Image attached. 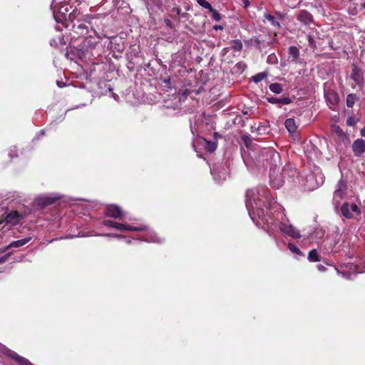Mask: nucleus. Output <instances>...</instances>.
<instances>
[{"mask_svg":"<svg viewBox=\"0 0 365 365\" xmlns=\"http://www.w3.org/2000/svg\"><path fill=\"white\" fill-rule=\"evenodd\" d=\"M276 207L277 202L267 187L261 186L247 191L246 207L257 227H263L269 223L268 217Z\"/></svg>","mask_w":365,"mask_h":365,"instance_id":"obj_1","label":"nucleus"},{"mask_svg":"<svg viewBox=\"0 0 365 365\" xmlns=\"http://www.w3.org/2000/svg\"><path fill=\"white\" fill-rule=\"evenodd\" d=\"M71 232L69 234H66L63 237H61L58 239H73L75 237H84L89 236H106L112 238H125V235L123 234H113V233H99L96 232V230H87V232L81 231L80 230H70Z\"/></svg>","mask_w":365,"mask_h":365,"instance_id":"obj_2","label":"nucleus"},{"mask_svg":"<svg viewBox=\"0 0 365 365\" xmlns=\"http://www.w3.org/2000/svg\"><path fill=\"white\" fill-rule=\"evenodd\" d=\"M304 181V189L312 191L323 184L324 176L321 173L314 174L310 173L306 175Z\"/></svg>","mask_w":365,"mask_h":365,"instance_id":"obj_3","label":"nucleus"},{"mask_svg":"<svg viewBox=\"0 0 365 365\" xmlns=\"http://www.w3.org/2000/svg\"><path fill=\"white\" fill-rule=\"evenodd\" d=\"M59 200V196L53 195H41L35 198L33 206L36 209H43L46 206L56 203Z\"/></svg>","mask_w":365,"mask_h":365,"instance_id":"obj_4","label":"nucleus"},{"mask_svg":"<svg viewBox=\"0 0 365 365\" xmlns=\"http://www.w3.org/2000/svg\"><path fill=\"white\" fill-rule=\"evenodd\" d=\"M259 159L263 161H266L273 165H277L278 161H279V154L272 148H264L259 155Z\"/></svg>","mask_w":365,"mask_h":365,"instance_id":"obj_5","label":"nucleus"},{"mask_svg":"<svg viewBox=\"0 0 365 365\" xmlns=\"http://www.w3.org/2000/svg\"><path fill=\"white\" fill-rule=\"evenodd\" d=\"M104 214L109 217L121 220L124 212L120 207L115 204H109L105 207Z\"/></svg>","mask_w":365,"mask_h":365,"instance_id":"obj_6","label":"nucleus"},{"mask_svg":"<svg viewBox=\"0 0 365 365\" xmlns=\"http://www.w3.org/2000/svg\"><path fill=\"white\" fill-rule=\"evenodd\" d=\"M338 274H341V276L346 279H353L357 273H363L365 272V267H359L357 265H350L349 270H341L336 269Z\"/></svg>","mask_w":365,"mask_h":365,"instance_id":"obj_7","label":"nucleus"},{"mask_svg":"<svg viewBox=\"0 0 365 365\" xmlns=\"http://www.w3.org/2000/svg\"><path fill=\"white\" fill-rule=\"evenodd\" d=\"M324 98L327 105L331 109H334V107L338 104L339 101L338 93L331 89L324 90Z\"/></svg>","mask_w":365,"mask_h":365,"instance_id":"obj_8","label":"nucleus"},{"mask_svg":"<svg viewBox=\"0 0 365 365\" xmlns=\"http://www.w3.org/2000/svg\"><path fill=\"white\" fill-rule=\"evenodd\" d=\"M25 213L22 214L19 211L13 210L6 215L4 221H6V224L16 225L25 217Z\"/></svg>","mask_w":365,"mask_h":365,"instance_id":"obj_9","label":"nucleus"},{"mask_svg":"<svg viewBox=\"0 0 365 365\" xmlns=\"http://www.w3.org/2000/svg\"><path fill=\"white\" fill-rule=\"evenodd\" d=\"M99 43V37H93L89 36L84 38L82 42V48L85 51H91L96 48V45Z\"/></svg>","mask_w":365,"mask_h":365,"instance_id":"obj_10","label":"nucleus"},{"mask_svg":"<svg viewBox=\"0 0 365 365\" xmlns=\"http://www.w3.org/2000/svg\"><path fill=\"white\" fill-rule=\"evenodd\" d=\"M351 78L359 86H361L364 83V73L356 65L352 66Z\"/></svg>","mask_w":365,"mask_h":365,"instance_id":"obj_11","label":"nucleus"},{"mask_svg":"<svg viewBox=\"0 0 365 365\" xmlns=\"http://www.w3.org/2000/svg\"><path fill=\"white\" fill-rule=\"evenodd\" d=\"M352 150L355 156L362 155L365 152V141L361 138L354 140L352 144Z\"/></svg>","mask_w":365,"mask_h":365,"instance_id":"obj_12","label":"nucleus"},{"mask_svg":"<svg viewBox=\"0 0 365 365\" xmlns=\"http://www.w3.org/2000/svg\"><path fill=\"white\" fill-rule=\"evenodd\" d=\"M345 190V184L342 181L339 182L337 184V188L334 192L333 197V200L335 204H339L340 202V200L343 198Z\"/></svg>","mask_w":365,"mask_h":365,"instance_id":"obj_13","label":"nucleus"},{"mask_svg":"<svg viewBox=\"0 0 365 365\" xmlns=\"http://www.w3.org/2000/svg\"><path fill=\"white\" fill-rule=\"evenodd\" d=\"M275 169L271 168L269 173L270 184L272 187L278 189L282 186L284 180L281 176L275 177Z\"/></svg>","mask_w":365,"mask_h":365,"instance_id":"obj_14","label":"nucleus"},{"mask_svg":"<svg viewBox=\"0 0 365 365\" xmlns=\"http://www.w3.org/2000/svg\"><path fill=\"white\" fill-rule=\"evenodd\" d=\"M267 101L272 104H278V105H288L292 103V99L288 96H284L282 98H276V97H267Z\"/></svg>","mask_w":365,"mask_h":365,"instance_id":"obj_15","label":"nucleus"},{"mask_svg":"<svg viewBox=\"0 0 365 365\" xmlns=\"http://www.w3.org/2000/svg\"><path fill=\"white\" fill-rule=\"evenodd\" d=\"M8 355L15 360L19 365H34L28 359L19 356L17 353L14 351L9 350Z\"/></svg>","mask_w":365,"mask_h":365,"instance_id":"obj_16","label":"nucleus"},{"mask_svg":"<svg viewBox=\"0 0 365 365\" xmlns=\"http://www.w3.org/2000/svg\"><path fill=\"white\" fill-rule=\"evenodd\" d=\"M212 173L215 181L217 182L221 180L223 181L226 180L227 172L224 168H219L218 167H216L213 169Z\"/></svg>","mask_w":365,"mask_h":365,"instance_id":"obj_17","label":"nucleus"},{"mask_svg":"<svg viewBox=\"0 0 365 365\" xmlns=\"http://www.w3.org/2000/svg\"><path fill=\"white\" fill-rule=\"evenodd\" d=\"M284 125L288 130V132L294 135L297 130V125L296 124V121L294 118H288L285 120Z\"/></svg>","mask_w":365,"mask_h":365,"instance_id":"obj_18","label":"nucleus"},{"mask_svg":"<svg viewBox=\"0 0 365 365\" xmlns=\"http://www.w3.org/2000/svg\"><path fill=\"white\" fill-rule=\"evenodd\" d=\"M102 224L103 225L110 227V228H138L137 227L125 225L122 223L115 222L108 220H103Z\"/></svg>","mask_w":365,"mask_h":365,"instance_id":"obj_19","label":"nucleus"},{"mask_svg":"<svg viewBox=\"0 0 365 365\" xmlns=\"http://www.w3.org/2000/svg\"><path fill=\"white\" fill-rule=\"evenodd\" d=\"M289 59L294 63H297L299 57V50L297 46H292L288 50Z\"/></svg>","mask_w":365,"mask_h":365,"instance_id":"obj_20","label":"nucleus"},{"mask_svg":"<svg viewBox=\"0 0 365 365\" xmlns=\"http://www.w3.org/2000/svg\"><path fill=\"white\" fill-rule=\"evenodd\" d=\"M31 240V237H25L24 239H21V240L14 241V242H11L7 247H6L3 250V252H5L8 248H11V247L16 248V247H20L21 246H24V245L28 243Z\"/></svg>","mask_w":365,"mask_h":365,"instance_id":"obj_21","label":"nucleus"},{"mask_svg":"<svg viewBox=\"0 0 365 365\" xmlns=\"http://www.w3.org/2000/svg\"><path fill=\"white\" fill-rule=\"evenodd\" d=\"M242 43L240 40H234L230 41V51L232 50L235 54L239 55L241 53L242 48Z\"/></svg>","mask_w":365,"mask_h":365,"instance_id":"obj_22","label":"nucleus"},{"mask_svg":"<svg viewBox=\"0 0 365 365\" xmlns=\"http://www.w3.org/2000/svg\"><path fill=\"white\" fill-rule=\"evenodd\" d=\"M247 66L243 62H239L235 64V66L232 68L231 73L232 75H240L242 74L245 70L246 69Z\"/></svg>","mask_w":365,"mask_h":365,"instance_id":"obj_23","label":"nucleus"},{"mask_svg":"<svg viewBox=\"0 0 365 365\" xmlns=\"http://www.w3.org/2000/svg\"><path fill=\"white\" fill-rule=\"evenodd\" d=\"M284 236H289L294 239H299L302 235L299 232L298 230H281Z\"/></svg>","mask_w":365,"mask_h":365,"instance_id":"obj_24","label":"nucleus"},{"mask_svg":"<svg viewBox=\"0 0 365 365\" xmlns=\"http://www.w3.org/2000/svg\"><path fill=\"white\" fill-rule=\"evenodd\" d=\"M264 19L269 22L270 25L273 27L279 29L280 27V24L279 21L275 19L274 16L270 15L269 14L265 13L264 14Z\"/></svg>","mask_w":365,"mask_h":365,"instance_id":"obj_25","label":"nucleus"},{"mask_svg":"<svg viewBox=\"0 0 365 365\" xmlns=\"http://www.w3.org/2000/svg\"><path fill=\"white\" fill-rule=\"evenodd\" d=\"M358 101H359V98L357 97V96L356 94H354V93L349 94L346 97V101L347 107L352 108L354 106V105L355 104V103Z\"/></svg>","mask_w":365,"mask_h":365,"instance_id":"obj_26","label":"nucleus"},{"mask_svg":"<svg viewBox=\"0 0 365 365\" xmlns=\"http://www.w3.org/2000/svg\"><path fill=\"white\" fill-rule=\"evenodd\" d=\"M203 140L205 142L204 148L207 151L212 153L216 150L217 144L215 142L207 140L205 139H203Z\"/></svg>","mask_w":365,"mask_h":365,"instance_id":"obj_27","label":"nucleus"},{"mask_svg":"<svg viewBox=\"0 0 365 365\" xmlns=\"http://www.w3.org/2000/svg\"><path fill=\"white\" fill-rule=\"evenodd\" d=\"M341 212L346 218H350L353 217V215L351 212L350 207L348 203H344L342 205L341 207Z\"/></svg>","mask_w":365,"mask_h":365,"instance_id":"obj_28","label":"nucleus"},{"mask_svg":"<svg viewBox=\"0 0 365 365\" xmlns=\"http://www.w3.org/2000/svg\"><path fill=\"white\" fill-rule=\"evenodd\" d=\"M267 76H268L267 72H265V71L260 72V73H258L256 75L253 76L252 77V80L255 83H257L263 81L264 79H265Z\"/></svg>","mask_w":365,"mask_h":365,"instance_id":"obj_29","label":"nucleus"},{"mask_svg":"<svg viewBox=\"0 0 365 365\" xmlns=\"http://www.w3.org/2000/svg\"><path fill=\"white\" fill-rule=\"evenodd\" d=\"M269 90L276 94H279L282 92V85L278 83H273L269 86Z\"/></svg>","mask_w":365,"mask_h":365,"instance_id":"obj_30","label":"nucleus"},{"mask_svg":"<svg viewBox=\"0 0 365 365\" xmlns=\"http://www.w3.org/2000/svg\"><path fill=\"white\" fill-rule=\"evenodd\" d=\"M308 259L309 262H316L320 260L319 255L316 249L312 250L308 255Z\"/></svg>","mask_w":365,"mask_h":365,"instance_id":"obj_31","label":"nucleus"},{"mask_svg":"<svg viewBox=\"0 0 365 365\" xmlns=\"http://www.w3.org/2000/svg\"><path fill=\"white\" fill-rule=\"evenodd\" d=\"M288 249L290 250L291 252H292L297 257L304 256L302 252L297 246H295L294 244L291 242L288 243Z\"/></svg>","mask_w":365,"mask_h":365,"instance_id":"obj_32","label":"nucleus"},{"mask_svg":"<svg viewBox=\"0 0 365 365\" xmlns=\"http://www.w3.org/2000/svg\"><path fill=\"white\" fill-rule=\"evenodd\" d=\"M299 19L302 21H304L305 24H309L312 20V15L307 11H302L299 16Z\"/></svg>","mask_w":365,"mask_h":365,"instance_id":"obj_33","label":"nucleus"},{"mask_svg":"<svg viewBox=\"0 0 365 365\" xmlns=\"http://www.w3.org/2000/svg\"><path fill=\"white\" fill-rule=\"evenodd\" d=\"M73 27L78 30H81V31H80L79 34L82 36H83L84 34H86L88 33V27L85 24L81 23L78 24L77 26H76V24H74ZM76 32L78 33V31H76Z\"/></svg>","mask_w":365,"mask_h":365,"instance_id":"obj_34","label":"nucleus"},{"mask_svg":"<svg viewBox=\"0 0 365 365\" xmlns=\"http://www.w3.org/2000/svg\"><path fill=\"white\" fill-rule=\"evenodd\" d=\"M197 2L202 7L208 9L209 11L213 9L211 4L206 0H197Z\"/></svg>","mask_w":365,"mask_h":365,"instance_id":"obj_35","label":"nucleus"},{"mask_svg":"<svg viewBox=\"0 0 365 365\" xmlns=\"http://www.w3.org/2000/svg\"><path fill=\"white\" fill-rule=\"evenodd\" d=\"M210 12L212 14V18L215 21H220L221 15H220V14L217 11H216L215 9H212L211 11H210Z\"/></svg>","mask_w":365,"mask_h":365,"instance_id":"obj_36","label":"nucleus"},{"mask_svg":"<svg viewBox=\"0 0 365 365\" xmlns=\"http://www.w3.org/2000/svg\"><path fill=\"white\" fill-rule=\"evenodd\" d=\"M350 210H351V214L353 215L354 213L356 214V215H359V207L358 206L356 205V204H351V206H350Z\"/></svg>","mask_w":365,"mask_h":365,"instance_id":"obj_37","label":"nucleus"},{"mask_svg":"<svg viewBox=\"0 0 365 365\" xmlns=\"http://www.w3.org/2000/svg\"><path fill=\"white\" fill-rule=\"evenodd\" d=\"M164 22H165L166 26L169 27L170 29L175 28L174 24L169 19H165Z\"/></svg>","mask_w":365,"mask_h":365,"instance_id":"obj_38","label":"nucleus"},{"mask_svg":"<svg viewBox=\"0 0 365 365\" xmlns=\"http://www.w3.org/2000/svg\"><path fill=\"white\" fill-rule=\"evenodd\" d=\"M267 62L270 63H275L277 62L276 56L274 54L269 55L267 58Z\"/></svg>","mask_w":365,"mask_h":365,"instance_id":"obj_39","label":"nucleus"},{"mask_svg":"<svg viewBox=\"0 0 365 365\" xmlns=\"http://www.w3.org/2000/svg\"><path fill=\"white\" fill-rule=\"evenodd\" d=\"M279 228L286 229V228H293V227L290 224H288V222H282L281 225L279 226Z\"/></svg>","mask_w":365,"mask_h":365,"instance_id":"obj_40","label":"nucleus"},{"mask_svg":"<svg viewBox=\"0 0 365 365\" xmlns=\"http://www.w3.org/2000/svg\"><path fill=\"white\" fill-rule=\"evenodd\" d=\"M148 241L149 242H153L160 243V242H162L163 241V240L155 236V237H152V238L150 239Z\"/></svg>","mask_w":365,"mask_h":365,"instance_id":"obj_41","label":"nucleus"},{"mask_svg":"<svg viewBox=\"0 0 365 365\" xmlns=\"http://www.w3.org/2000/svg\"><path fill=\"white\" fill-rule=\"evenodd\" d=\"M9 255H10V253H8V254L4 255L3 257H0V264L4 263V262H6Z\"/></svg>","mask_w":365,"mask_h":365,"instance_id":"obj_42","label":"nucleus"},{"mask_svg":"<svg viewBox=\"0 0 365 365\" xmlns=\"http://www.w3.org/2000/svg\"><path fill=\"white\" fill-rule=\"evenodd\" d=\"M317 268L319 272H324L326 270V267L322 264H318Z\"/></svg>","mask_w":365,"mask_h":365,"instance_id":"obj_43","label":"nucleus"},{"mask_svg":"<svg viewBox=\"0 0 365 365\" xmlns=\"http://www.w3.org/2000/svg\"><path fill=\"white\" fill-rule=\"evenodd\" d=\"M173 11L176 12L177 16H179L181 13V9L180 7H174Z\"/></svg>","mask_w":365,"mask_h":365,"instance_id":"obj_44","label":"nucleus"},{"mask_svg":"<svg viewBox=\"0 0 365 365\" xmlns=\"http://www.w3.org/2000/svg\"><path fill=\"white\" fill-rule=\"evenodd\" d=\"M244 8H247L250 6V1L249 0H241Z\"/></svg>","mask_w":365,"mask_h":365,"instance_id":"obj_45","label":"nucleus"},{"mask_svg":"<svg viewBox=\"0 0 365 365\" xmlns=\"http://www.w3.org/2000/svg\"><path fill=\"white\" fill-rule=\"evenodd\" d=\"M349 14H351V15H356V14H357V9H356V8H354V9H352V11H351L349 12Z\"/></svg>","mask_w":365,"mask_h":365,"instance_id":"obj_46","label":"nucleus"},{"mask_svg":"<svg viewBox=\"0 0 365 365\" xmlns=\"http://www.w3.org/2000/svg\"><path fill=\"white\" fill-rule=\"evenodd\" d=\"M57 85L60 88H63L64 86V83L62 81H57Z\"/></svg>","mask_w":365,"mask_h":365,"instance_id":"obj_47","label":"nucleus"},{"mask_svg":"<svg viewBox=\"0 0 365 365\" xmlns=\"http://www.w3.org/2000/svg\"><path fill=\"white\" fill-rule=\"evenodd\" d=\"M361 135L365 137V126L361 130Z\"/></svg>","mask_w":365,"mask_h":365,"instance_id":"obj_48","label":"nucleus"},{"mask_svg":"<svg viewBox=\"0 0 365 365\" xmlns=\"http://www.w3.org/2000/svg\"><path fill=\"white\" fill-rule=\"evenodd\" d=\"M214 29H216V30H217V29H222V27L221 26H214Z\"/></svg>","mask_w":365,"mask_h":365,"instance_id":"obj_49","label":"nucleus"},{"mask_svg":"<svg viewBox=\"0 0 365 365\" xmlns=\"http://www.w3.org/2000/svg\"><path fill=\"white\" fill-rule=\"evenodd\" d=\"M244 140H245L246 146L248 147V143H247V141L245 138H244Z\"/></svg>","mask_w":365,"mask_h":365,"instance_id":"obj_50","label":"nucleus"},{"mask_svg":"<svg viewBox=\"0 0 365 365\" xmlns=\"http://www.w3.org/2000/svg\"><path fill=\"white\" fill-rule=\"evenodd\" d=\"M72 18H73L72 14L70 13L69 14V19H70V20H72Z\"/></svg>","mask_w":365,"mask_h":365,"instance_id":"obj_51","label":"nucleus"},{"mask_svg":"<svg viewBox=\"0 0 365 365\" xmlns=\"http://www.w3.org/2000/svg\"><path fill=\"white\" fill-rule=\"evenodd\" d=\"M309 42H311L312 41V38L311 37V36H309Z\"/></svg>","mask_w":365,"mask_h":365,"instance_id":"obj_52","label":"nucleus"},{"mask_svg":"<svg viewBox=\"0 0 365 365\" xmlns=\"http://www.w3.org/2000/svg\"><path fill=\"white\" fill-rule=\"evenodd\" d=\"M120 231H130L131 230H128V229H125V230H120Z\"/></svg>","mask_w":365,"mask_h":365,"instance_id":"obj_53","label":"nucleus"},{"mask_svg":"<svg viewBox=\"0 0 365 365\" xmlns=\"http://www.w3.org/2000/svg\"><path fill=\"white\" fill-rule=\"evenodd\" d=\"M351 123V120H347V124L351 125V123Z\"/></svg>","mask_w":365,"mask_h":365,"instance_id":"obj_54","label":"nucleus"},{"mask_svg":"<svg viewBox=\"0 0 365 365\" xmlns=\"http://www.w3.org/2000/svg\"><path fill=\"white\" fill-rule=\"evenodd\" d=\"M351 123V120H347V124L351 125V123Z\"/></svg>","mask_w":365,"mask_h":365,"instance_id":"obj_55","label":"nucleus"},{"mask_svg":"<svg viewBox=\"0 0 365 365\" xmlns=\"http://www.w3.org/2000/svg\"><path fill=\"white\" fill-rule=\"evenodd\" d=\"M362 7H363L364 9H365V1L363 3V4H362Z\"/></svg>","mask_w":365,"mask_h":365,"instance_id":"obj_56","label":"nucleus"},{"mask_svg":"<svg viewBox=\"0 0 365 365\" xmlns=\"http://www.w3.org/2000/svg\"><path fill=\"white\" fill-rule=\"evenodd\" d=\"M65 11H66V12H68V11H69V10H68L67 8H66V9H65Z\"/></svg>","mask_w":365,"mask_h":365,"instance_id":"obj_57","label":"nucleus"},{"mask_svg":"<svg viewBox=\"0 0 365 365\" xmlns=\"http://www.w3.org/2000/svg\"><path fill=\"white\" fill-rule=\"evenodd\" d=\"M321 237L324 235L323 232H321Z\"/></svg>","mask_w":365,"mask_h":365,"instance_id":"obj_58","label":"nucleus"},{"mask_svg":"<svg viewBox=\"0 0 365 365\" xmlns=\"http://www.w3.org/2000/svg\"><path fill=\"white\" fill-rule=\"evenodd\" d=\"M276 243L277 244L278 246H279L277 240H276Z\"/></svg>","mask_w":365,"mask_h":365,"instance_id":"obj_59","label":"nucleus"},{"mask_svg":"<svg viewBox=\"0 0 365 365\" xmlns=\"http://www.w3.org/2000/svg\"><path fill=\"white\" fill-rule=\"evenodd\" d=\"M0 224H1V221H0Z\"/></svg>","mask_w":365,"mask_h":365,"instance_id":"obj_60","label":"nucleus"}]
</instances>
